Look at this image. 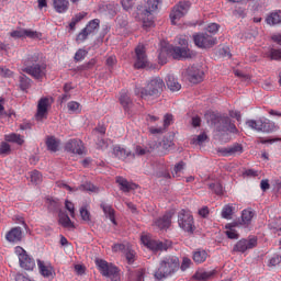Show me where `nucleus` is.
Here are the masks:
<instances>
[{
  "label": "nucleus",
  "mask_w": 281,
  "mask_h": 281,
  "mask_svg": "<svg viewBox=\"0 0 281 281\" xmlns=\"http://www.w3.org/2000/svg\"><path fill=\"white\" fill-rule=\"evenodd\" d=\"M40 58L41 55L38 53H31L22 60V71L32 76L35 80H41L45 76V71L47 69L45 64L38 63Z\"/></svg>",
  "instance_id": "f257e3e1"
},
{
  "label": "nucleus",
  "mask_w": 281,
  "mask_h": 281,
  "mask_svg": "<svg viewBox=\"0 0 281 281\" xmlns=\"http://www.w3.org/2000/svg\"><path fill=\"white\" fill-rule=\"evenodd\" d=\"M164 89H166V82L161 77H154L149 79L146 83L145 88H135V95H139L142 100H148V98H159L161 93H164Z\"/></svg>",
  "instance_id": "f03ea898"
},
{
  "label": "nucleus",
  "mask_w": 281,
  "mask_h": 281,
  "mask_svg": "<svg viewBox=\"0 0 281 281\" xmlns=\"http://www.w3.org/2000/svg\"><path fill=\"white\" fill-rule=\"evenodd\" d=\"M179 257L177 256H167L164 257L158 268L154 272V277L156 280H166L169 276L177 273L179 271Z\"/></svg>",
  "instance_id": "7ed1b4c3"
},
{
  "label": "nucleus",
  "mask_w": 281,
  "mask_h": 281,
  "mask_svg": "<svg viewBox=\"0 0 281 281\" xmlns=\"http://www.w3.org/2000/svg\"><path fill=\"white\" fill-rule=\"evenodd\" d=\"M206 120L212 121L213 124H216L217 128H222V131H228V133H238V128L236 125L232 123V119L228 116H222L214 112L205 113Z\"/></svg>",
  "instance_id": "20e7f679"
},
{
  "label": "nucleus",
  "mask_w": 281,
  "mask_h": 281,
  "mask_svg": "<svg viewBox=\"0 0 281 281\" xmlns=\"http://www.w3.org/2000/svg\"><path fill=\"white\" fill-rule=\"evenodd\" d=\"M178 43L181 45V47L172 46L169 49V54L172 56V58H175V60H181V58H194V52L186 47L188 45V40H186V37H179Z\"/></svg>",
  "instance_id": "39448f33"
},
{
  "label": "nucleus",
  "mask_w": 281,
  "mask_h": 281,
  "mask_svg": "<svg viewBox=\"0 0 281 281\" xmlns=\"http://www.w3.org/2000/svg\"><path fill=\"white\" fill-rule=\"evenodd\" d=\"M178 224L183 232L188 234H193L196 227L194 226V217L190 211L181 210L178 214Z\"/></svg>",
  "instance_id": "423d86ee"
},
{
  "label": "nucleus",
  "mask_w": 281,
  "mask_h": 281,
  "mask_svg": "<svg viewBox=\"0 0 281 281\" xmlns=\"http://www.w3.org/2000/svg\"><path fill=\"white\" fill-rule=\"evenodd\" d=\"M140 240L143 245H145V247L147 249H150L151 251H168V248L172 246L171 241H168V240L160 241V240L151 239L150 236L148 235H143L140 237Z\"/></svg>",
  "instance_id": "0eeeda50"
},
{
  "label": "nucleus",
  "mask_w": 281,
  "mask_h": 281,
  "mask_svg": "<svg viewBox=\"0 0 281 281\" xmlns=\"http://www.w3.org/2000/svg\"><path fill=\"white\" fill-rule=\"evenodd\" d=\"M249 128L252 131H257L258 133H271L276 128V123L267 120V119H259V120H249L246 122Z\"/></svg>",
  "instance_id": "6e6552de"
},
{
  "label": "nucleus",
  "mask_w": 281,
  "mask_h": 281,
  "mask_svg": "<svg viewBox=\"0 0 281 281\" xmlns=\"http://www.w3.org/2000/svg\"><path fill=\"white\" fill-rule=\"evenodd\" d=\"M190 10V2L189 1H180L179 3H177L171 12H170V20L172 25H177V23H179V21H181V19H183V16H186V14H188Z\"/></svg>",
  "instance_id": "1a4fd4ad"
},
{
  "label": "nucleus",
  "mask_w": 281,
  "mask_h": 281,
  "mask_svg": "<svg viewBox=\"0 0 281 281\" xmlns=\"http://www.w3.org/2000/svg\"><path fill=\"white\" fill-rule=\"evenodd\" d=\"M15 254L19 258L20 267L22 269H25V271H34V267H36V261H34V258L27 255V251H25L23 247L16 246Z\"/></svg>",
  "instance_id": "9d476101"
},
{
  "label": "nucleus",
  "mask_w": 281,
  "mask_h": 281,
  "mask_svg": "<svg viewBox=\"0 0 281 281\" xmlns=\"http://www.w3.org/2000/svg\"><path fill=\"white\" fill-rule=\"evenodd\" d=\"M95 266L103 278H112L120 273V268L104 259H95Z\"/></svg>",
  "instance_id": "9b49d317"
},
{
  "label": "nucleus",
  "mask_w": 281,
  "mask_h": 281,
  "mask_svg": "<svg viewBox=\"0 0 281 281\" xmlns=\"http://www.w3.org/2000/svg\"><path fill=\"white\" fill-rule=\"evenodd\" d=\"M193 42L200 49H210L216 44V37L207 33H196L193 35Z\"/></svg>",
  "instance_id": "f8f14e48"
},
{
  "label": "nucleus",
  "mask_w": 281,
  "mask_h": 281,
  "mask_svg": "<svg viewBox=\"0 0 281 281\" xmlns=\"http://www.w3.org/2000/svg\"><path fill=\"white\" fill-rule=\"evenodd\" d=\"M258 246V238L250 237L248 239H240L233 247V251L237 254H245L248 249H254Z\"/></svg>",
  "instance_id": "ddd939ff"
},
{
  "label": "nucleus",
  "mask_w": 281,
  "mask_h": 281,
  "mask_svg": "<svg viewBox=\"0 0 281 281\" xmlns=\"http://www.w3.org/2000/svg\"><path fill=\"white\" fill-rule=\"evenodd\" d=\"M135 56L134 69H144L148 67V57L146 56V47H144V45H138L135 48Z\"/></svg>",
  "instance_id": "4468645a"
},
{
  "label": "nucleus",
  "mask_w": 281,
  "mask_h": 281,
  "mask_svg": "<svg viewBox=\"0 0 281 281\" xmlns=\"http://www.w3.org/2000/svg\"><path fill=\"white\" fill-rule=\"evenodd\" d=\"M67 153H74V155H82L85 153V144L80 139H70L65 145Z\"/></svg>",
  "instance_id": "2eb2a0df"
},
{
  "label": "nucleus",
  "mask_w": 281,
  "mask_h": 281,
  "mask_svg": "<svg viewBox=\"0 0 281 281\" xmlns=\"http://www.w3.org/2000/svg\"><path fill=\"white\" fill-rule=\"evenodd\" d=\"M120 104L123 106L125 113L131 115L133 113V99H131V94L126 90H122L120 93Z\"/></svg>",
  "instance_id": "dca6fc26"
},
{
  "label": "nucleus",
  "mask_w": 281,
  "mask_h": 281,
  "mask_svg": "<svg viewBox=\"0 0 281 281\" xmlns=\"http://www.w3.org/2000/svg\"><path fill=\"white\" fill-rule=\"evenodd\" d=\"M186 74L189 82H192L193 85H199V82H203V71L199 68L191 66L187 69Z\"/></svg>",
  "instance_id": "f3484780"
},
{
  "label": "nucleus",
  "mask_w": 281,
  "mask_h": 281,
  "mask_svg": "<svg viewBox=\"0 0 281 281\" xmlns=\"http://www.w3.org/2000/svg\"><path fill=\"white\" fill-rule=\"evenodd\" d=\"M47 109H49V98H42L37 103L36 120L41 121L47 117Z\"/></svg>",
  "instance_id": "a211bd4d"
},
{
  "label": "nucleus",
  "mask_w": 281,
  "mask_h": 281,
  "mask_svg": "<svg viewBox=\"0 0 281 281\" xmlns=\"http://www.w3.org/2000/svg\"><path fill=\"white\" fill-rule=\"evenodd\" d=\"M5 238L9 243H21L23 240V229L19 226L11 228Z\"/></svg>",
  "instance_id": "6ab92c4d"
},
{
  "label": "nucleus",
  "mask_w": 281,
  "mask_h": 281,
  "mask_svg": "<svg viewBox=\"0 0 281 281\" xmlns=\"http://www.w3.org/2000/svg\"><path fill=\"white\" fill-rule=\"evenodd\" d=\"M172 223V213H166L162 217L155 221V225L158 229H168Z\"/></svg>",
  "instance_id": "aec40b11"
},
{
  "label": "nucleus",
  "mask_w": 281,
  "mask_h": 281,
  "mask_svg": "<svg viewBox=\"0 0 281 281\" xmlns=\"http://www.w3.org/2000/svg\"><path fill=\"white\" fill-rule=\"evenodd\" d=\"M116 183H119L120 190H122V192H131V190H136L137 188V184L128 182V180L123 177H116Z\"/></svg>",
  "instance_id": "412c9836"
},
{
  "label": "nucleus",
  "mask_w": 281,
  "mask_h": 281,
  "mask_svg": "<svg viewBox=\"0 0 281 281\" xmlns=\"http://www.w3.org/2000/svg\"><path fill=\"white\" fill-rule=\"evenodd\" d=\"M53 8L55 12L63 14L69 10V0H53Z\"/></svg>",
  "instance_id": "4be33fe9"
},
{
  "label": "nucleus",
  "mask_w": 281,
  "mask_h": 281,
  "mask_svg": "<svg viewBox=\"0 0 281 281\" xmlns=\"http://www.w3.org/2000/svg\"><path fill=\"white\" fill-rule=\"evenodd\" d=\"M100 207L102 209L105 216H108V218H110L111 223H113L115 225V210L113 209V206L102 202L100 204Z\"/></svg>",
  "instance_id": "5701e85b"
},
{
  "label": "nucleus",
  "mask_w": 281,
  "mask_h": 281,
  "mask_svg": "<svg viewBox=\"0 0 281 281\" xmlns=\"http://www.w3.org/2000/svg\"><path fill=\"white\" fill-rule=\"evenodd\" d=\"M216 276V270H211V271H198L193 278L199 281H207L212 280Z\"/></svg>",
  "instance_id": "b1692460"
},
{
  "label": "nucleus",
  "mask_w": 281,
  "mask_h": 281,
  "mask_svg": "<svg viewBox=\"0 0 281 281\" xmlns=\"http://www.w3.org/2000/svg\"><path fill=\"white\" fill-rule=\"evenodd\" d=\"M166 85L170 91H179L181 89V83L177 81V78L172 75H168L166 78Z\"/></svg>",
  "instance_id": "393cba45"
},
{
  "label": "nucleus",
  "mask_w": 281,
  "mask_h": 281,
  "mask_svg": "<svg viewBox=\"0 0 281 281\" xmlns=\"http://www.w3.org/2000/svg\"><path fill=\"white\" fill-rule=\"evenodd\" d=\"M113 155L114 157H116V159H121L122 161H124L126 157H131V151L126 150L124 147L114 146Z\"/></svg>",
  "instance_id": "a878e982"
},
{
  "label": "nucleus",
  "mask_w": 281,
  "mask_h": 281,
  "mask_svg": "<svg viewBox=\"0 0 281 281\" xmlns=\"http://www.w3.org/2000/svg\"><path fill=\"white\" fill-rule=\"evenodd\" d=\"M37 267L40 269V273L44 278H49L52 276V271H54V268H52L50 265L45 266V261H42L41 259L37 260Z\"/></svg>",
  "instance_id": "bb28decb"
},
{
  "label": "nucleus",
  "mask_w": 281,
  "mask_h": 281,
  "mask_svg": "<svg viewBox=\"0 0 281 281\" xmlns=\"http://www.w3.org/2000/svg\"><path fill=\"white\" fill-rule=\"evenodd\" d=\"M159 3H161V0H147V7L144 10V15L150 16V14L159 8Z\"/></svg>",
  "instance_id": "cd10ccee"
},
{
  "label": "nucleus",
  "mask_w": 281,
  "mask_h": 281,
  "mask_svg": "<svg viewBox=\"0 0 281 281\" xmlns=\"http://www.w3.org/2000/svg\"><path fill=\"white\" fill-rule=\"evenodd\" d=\"M268 25H280L281 23V11H274L266 18Z\"/></svg>",
  "instance_id": "c85d7f7f"
},
{
  "label": "nucleus",
  "mask_w": 281,
  "mask_h": 281,
  "mask_svg": "<svg viewBox=\"0 0 281 281\" xmlns=\"http://www.w3.org/2000/svg\"><path fill=\"white\" fill-rule=\"evenodd\" d=\"M59 224L63 225L66 229H76V225L74 222H71V218H69V215L67 214L59 215Z\"/></svg>",
  "instance_id": "c756f323"
},
{
  "label": "nucleus",
  "mask_w": 281,
  "mask_h": 281,
  "mask_svg": "<svg viewBox=\"0 0 281 281\" xmlns=\"http://www.w3.org/2000/svg\"><path fill=\"white\" fill-rule=\"evenodd\" d=\"M5 142H11L12 144H18L19 146H23L24 144V139L23 136H21L20 134H8L4 136Z\"/></svg>",
  "instance_id": "7c9ffc66"
},
{
  "label": "nucleus",
  "mask_w": 281,
  "mask_h": 281,
  "mask_svg": "<svg viewBox=\"0 0 281 281\" xmlns=\"http://www.w3.org/2000/svg\"><path fill=\"white\" fill-rule=\"evenodd\" d=\"M234 227H236V225L226 224L227 231L225 232V234L231 240H238L240 238V235H238V232Z\"/></svg>",
  "instance_id": "2f4dec72"
},
{
  "label": "nucleus",
  "mask_w": 281,
  "mask_h": 281,
  "mask_svg": "<svg viewBox=\"0 0 281 281\" xmlns=\"http://www.w3.org/2000/svg\"><path fill=\"white\" fill-rule=\"evenodd\" d=\"M263 58H269V60H281V48H270L268 53H265Z\"/></svg>",
  "instance_id": "473e14b6"
},
{
  "label": "nucleus",
  "mask_w": 281,
  "mask_h": 281,
  "mask_svg": "<svg viewBox=\"0 0 281 281\" xmlns=\"http://www.w3.org/2000/svg\"><path fill=\"white\" fill-rule=\"evenodd\" d=\"M205 260H207V252L205 250H196L193 252V261L196 262V265H201L205 262Z\"/></svg>",
  "instance_id": "72a5a7b5"
},
{
  "label": "nucleus",
  "mask_w": 281,
  "mask_h": 281,
  "mask_svg": "<svg viewBox=\"0 0 281 281\" xmlns=\"http://www.w3.org/2000/svg\"><path fill=\"white\" fill-rule=\"evenodd\" d=\"M46 146L52 153H56L58 150V146L60 143L54 136H48L46 139Z\"/></svg>",
  "instance_id": "f704fd0d"
},
{
  "label": "nucleus",
  "mask_w": 281,
  "mask_h": 281,
  "mask_svg": "<svg viewBox=\"0 0 281 281\" xmlns=\"http://www.w3.org/2000/svg\"><path fill=\"white\" fill-rule=\"evenodd\" d=\"M85 30L87 32H89L90 34H95V31L100 30V20L99 19H94V20L90 21L86 25Z\"/></svg>",
  "instance_id": "c9c22d12"
},
{
  "label": "nucleus",
  "mask_w": 281,
  "mask_h": 281,
  "mask_svg": "<svg viewBox=\"0 0 281 281\" xmlns=\"http://www.w3.org/2000/svg\"><path fill=\"white\" fill-rule=\"evenodd\" d=\"M254 218V211L251 209L244 210L241 213L243 225H249Z\"/></svg>",
  "instance_id": "e433bc0d"
},
{
  "label": "nucleus",
  "mask_w": 281,
  "mask_h": 281,
  "mask_svg": "<svg viewBox=\"0 0 281 281\" xmlns=\"http://www.w3.org/2000/svg\"><path fill=\"white\" fill-rule=\"evenodd\" d=\"M85 16H87V13H86V12L77 13V14L71 19V22L69 23L70 30H76V25H78V23H80V21H82V19H85Z\"/></svg>",
  "instance_id": "4c0bfd02"
},
{
  "label": "nucleus",
  "mask_w": 281,
  "mask_h": 281,
  "mask_svg": "<svg viewBox=\"0 0 281 281\" xmlns=\"http://www.w3.org/2000/svg\"><path fill=\"white\" fill-rule=\"evenodd\" d=\"M170 48H161L160 53L158 55V63L159 65H166V63H168V53L170 54Z\"/></svg>",
  "instance_id": "58836bf2"
},
{
  "label": "nucleus",
  "mask_w": 281,
  "mask_h": 281,
  "mask_svg": "<svg viewBox=\"0 0 281 281\" xmlns=\"http://www.w3.org/2000/svg\"><path fill=\"white\" fill-rule=\"evenodd\" d=\"M233 214L234 206H232L231 204L224 205V207L222 209V218H226V221H229Z\"/></svg>",
  "instance_id": "ea45409f"
},
{
  "label": "nucleus",
  "mask_w": 281,
  "mask_h": 281,
  "mask_svg": "<svg viewBox=\"0 0 281 281\" xmlns=\"http://www.w3.org/2000/svg\"><path fill=\"white\" fill-rule=\"evenodd\" d=\"M32 79H30L27 76L23 75L20 77V89L22 91H27L31 87Z\"/></svg>",
  "instance_id": "a19ab883"
},
{
  "label": "nucleus",
  "mask_w": 281,
  "mask_h": 281,
  "mask_svg": "<svg viewBox=\"0 0 281 281\" xmlns=\"http://www.w3.org/2000/svg\"><path fill=\"white\" fill-rule=\"evenodd\" d=\"M68 112L71 113H80L82 109L80 108V103L78 101H70L67 103Z\"/></svg>",
  "instance_id": "79ce46f5"
},
{
  "label": "nucleus",
  "mask_w": 281,
  "mask_h": 281,
  "mask_svg": "<svg viewBox=\"0 0 281 281\" xmlns=\"http://www.w3.org/2000/svg\"><path fill=\"white\" fill-rule=\"evenodd\" d=\"M12 153V147L7 142L0 144V155L1 157H8Z\"/></svg>",
  "instance_id": "37998d69"
},
{
  "label": "nucleus",
  "mask_w": 281,
  "mask_h": 281,
  "mask_svg": "<svg viewBox=\"0 0 281 281\" xmlns=\"http://www.w3.org/2000/svg\"><path fill=\"white\" fill-rule=\"evenodd\" d=\"M97 63L98 60H95V58H92L88 63L79 66L78 71H89V69H92L95 67Z\"/></svg>",
  "instance_id": "c03bdc74"
},
{
  "label": "nucleus",
  "mask_w": 281,
  "mask_h": 281,
  "mask_svg": "<svg viewBox=\"0 0 281 281\" xmlns=\"http://www.w3.org/2000/svg\"><path fill=\"white\" fill-rule=\"evenodd\" d=\"M30 178L32 183H35L36 186L43 181V175H41L38 170L31 171Z\"/></svg>",
  "instance_id": "a18cd8bd"
},
{
  "label": "nucleus",
  "mask_w": 281,
  "mask_h": 281,
  "mask_svg": "<svg viewBox=\"0 0 281 281\" xmlns=\"http://www.w3.org/2000/svg\"><path fill=\"white\" fill-rule=\"evenodd\" d=\"M79 190L82 192H98V188L93 186L91 182H86L79 187Z\"/></svg>",
  "instance_id": "49530a36"
},
{
  "label": "nucleus",
  "mask_w": 281,
  "mask_h": 281,
  "mask_svg": "<svg viewBox=\"0 0 281 281\" xmlns=\"http://www.w3.org/2000/svg\"><path fill=\"white\" fill-rule=\"evenodd\" d=\"M43 34L36 31L24 29V38H41Z\"/></svg>",
  "instance_id": "de8ad7c7"
},
{
  "label": "nucleus",
  "mask_w": 281,
  "mask_h": 281,
  "mask_svg": "<svg viewBox=\"0 0 281 281\" xmlns=\"http://www.w3.org/2000/svg\"><path fill=\"white\" fill-rule=\"evenodd\" d=\"M231 157L234 155H243V145L234 144L229 147Z\"/></svg>",
  "instance_id": "09e8293b"
},
{
  "label": "nucleus",
  "mask_w": 281,
  "mask_h": 281,
  "mask_svg": "<svg viewBox=\"0 0 281 281\" xmlns=\"http://www.w3.org/2000/svg\"><path fill=\"white\" fill-rule=\"evenodd\" d=\"M210 190H212L214 193H216L217 195L223 194V184H221L220 182H214L211 183L209 186Z\"/></svg>",
  "instance_id": "8fccbe9b"
},
{
  "label": "nucleus",
  "mask_w": 281,
  "mask_h": 281,
  "mask_svg": "<svg viewBox=\"0 0 281 281\" xmlns=\"http://www.w3.org/2000/svg\"><path fill=\"white\" fill-rule=\"evenodd\" d=\"M148 16L150 15H145L143 11V27L145 30H148V27H153V25H155V21H153V19Z\"/></svg>",
  "instance_id": "3c124183"
},
{
  "label": "nucleus",
  "mask_w": 281,
  "mask_h": 281,
  "mask_svg": "<svg viewBox=\"0 0 281 281\" xmlns=\"http://www.w3.org/2000/svg\"><path fill=\"white\" fill-rule=\"evenodd\" d=\"M87 54L88 52L82 49V48H79L76 54H75V60L76 63H80L81 60H85V58H87Z\"/></svg>",
  "instance_id": "603ef678"
},
{
  "label": "nucleus",
  "mask_w": 281,
  "mask_h": 281,
  "mask_svg": "<svg viewBox=\"0 0 281 281\" xmlns=\"http://www.w3.org/2000/svg\"><path fill=\"white\" fill-rule=\"evenodd\" d=\"M80 216L86 223H89V221H91V213L85 206L80 209Z\"/></svg>",
  "instance_id": "864d4df0"
},
{
  "label": "nucleus",
  "mask_w": 281,
  "mask_h": 281,
  "mask_svg": "<svg viewBox=\"0 0 281 281\" xmlns=\"http://www.w3.org/2000/svg\"><path fill=\"white\" fill-rule=\"evenodd\" d=\"M91 34L86 31L85 29L77 35L76 41L78 43H85V41L90 36Z\"/></svg>",
  "instance_id": "5fc2aeb1"
},
{
  "label": "nucleus",
  "mask_w": 281,
  "mask_h": 281,
  "mask_svg": "<svg viewBox=\"0 0 281 281\" xmlns=\"http://www.w3.org/2000/svg\"><path fill=\"white\" fill-rule=\"evenodd\" d=\"M65 207L70 213L71 218H76V207L71 203V201L66 200Z\"/></svg>",
  "instance_id": "6e6d98bb"
},
{
  "label": "nucleus",
  "mask_w": 281,
  "mask_h": 281,
  "mask_svg": "<svg viewBox=\"0 0 281 281\" xmlns=\"http://www.w3.org/2000/svg\"><path fill=\"white\" fill-rule=\"evenodd\" d=\"M125 258L130 265H133L135 262V251L131 249H125Z\"/></svg>",
  "instance_id": "4d7b16f0"
},
{
  "label": "nucleus",
  "mask_w": 281,
  "mask_h": 281,
  "mask_svg": "<svg viewBox=\"0 0 281 281\" xmlns=\"http://www.w3.org/2000/svg\"><path fill=\"white\" fill-rule=\"evenodd\" d=\"M0 75L3 76V78H12V76H14V72L10 70V68L0 66Z\"/></svg>",
  "instance_id": "13d9d810"
},
{
  "label": "nucleus",
  "mask_w": 281,
  "mask_h": 281,
  "mask_svg": "<svg viewBox=\"0 0 281 281\" xmlns=\"http://www.w3.org/2000/svg\"><path fill=\"white\" fill-rule=\"evenodd\" d=\"M183 168H186V162L183 161L178 162L173 168L172 177H179V172H181Z\"/></svg>",
  "instance_id": "bf43d9fd"
},
{
  "label": "nucleus",
  "mask_w": 281,
  "mask_h": 281,
  "mask_svg": "<svg viewBox=\"0 0 281 281\" xmlns=\"http://www.w3.org/2000/svg\"><path fill=\"white\" fill-rule=\"evenodd\" d=\"M206 140H207V134L202 133L198 135L195 138H193V144H198L199 146H201V144H203V142H206Z\"/></svg>",
  "instance_id": "052dcab7"
},
{
  "label": "nucleus",
  "mask_w": 281,
  "mask_h": 281,
  "mask_svg": "<svg viewBox=\"0 0 281 281\" xmlns=\"http://www.w3.org/2000/svg\"><path fill=\"white\" fill-rule=\"evenodd\" d=\"M190 265H192V259L188 257H183L182 263H181V271H186L187 269H190Z\"/></svg>",
  "instance_id": "680f3d73"
},
{
  "label": "nucleus",
  "mask_w": 281,
  "mask_h": 281,
  "mask_svg": "<svg viewBox=\"0 0 281 281\" xmlns=\"http://www.w3.org/2000/svg\"><path fill=\"white\" fill-rule=\"evenodd\" d=\"M281 263V256L280 255H274L270 260H269V267H278V265Z\"/></svg>",
  "instance_id": "e2e57ef3"
},
{
  "label": "nucleus",
  "mask_w": 281,
  "mask_h": 281,
  "mask_svg": "<svg viewBox=\"0 0 281 281\" xmlns=\"http://www.w3.org/2000/svg\"><path fill=\"white\" fill-rule=\"evenodd\" d=\"M12 38H24V29L15 30L10 33Z\"/></svg>",
  "instance_id": "0e129e2a"
},
{
  "label": "nucleus",
  "mask_w": 281,
  "mask_h": 281,
  "mask_svg": "<svg viewBox=\"0 0 281 281\" xmlns=\"http://www.w3.org/2000/svg\"><path fill=\"white\" fill-rule=\"evenodd\" d=\"M75 271L77 276H85L87 267H85L83 265H75Z\"/></svg>",
  "instance_id": "69168bd1"
},
{
  "label": "nucleus",
  "mask_w": 281,
  "mask_h": 281,
  "mask_svg": "<svg viewBox=\"0 0 281 281\" xmlns=\"http://www.w3.org/2000/svg\"><path fill=\"white\" fill-rule=\"evenodd\" d=\"M206 32H209L210 34H216L218 32V24L216 23L209 24L206 27Z\"/></svg>",
  "instance_id": "338daca9"
},
{
  "label": "nucleus",
  "mask_w": 281,
  "mask_h": 281,
  "mask_svg": "<svg viewBox=\"0 0 281 281\" xmlns=\"http://www.w3.org/2000/svg\"><path fill=\"white\" fill-rule=\"evenodd\" d=\"M172 120H173L172 114H166L164 116V127L168 128V126H170V124H172Z\"/></svg>",
  "instance_id": "774afa93"
}]
</instances>
